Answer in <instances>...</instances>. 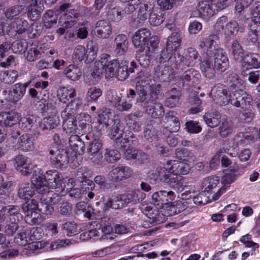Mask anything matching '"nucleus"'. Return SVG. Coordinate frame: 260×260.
<instances>
[{
  "instance_id": "nucleus-1",
  "label": "nucleus",
  "mask_w": 260,
  "mask_h": 260,
  "mask_svg": "<svg viewBox=\"0 0 260 260\" xmlns=\"http://www.w3.org/2000/svg\"><path fill=\"white\" fill-rule=\"evenodd\" d=\"M190 170V166L187 163L178 160H171L167 163V168L157 167L153 175L156 179L168 184L172 187L178 184V175L187 174Z\"/></svg>"
},
{
  "instance_id": "nucleus-2",
  "label": "nucleus",
  "mask_w": 260,
  "mask_h": 260,
  "mask_svg": "<svg viewBox=\"0 0 260 260\" xmlns=\"http://www.w3.org/2000/svg\"><path fill=\"white\" fill-rule=\"evenodd\" d=\"M136 90L138 94V101H144L146 96L148 94L156 95L159 94L161 88L159 84H152L151 82V76L150 74L145 71H142L137 74Z\"/></svg>"
},
{
  "instance_id": "nucleus-3",
  "label": "nucleus",
  "mask_w": 260,
  "mask_h": 260,
  "mask_svg": "<svg viewBox=\"0 0 260 260\" xmlns=\"http://www.w3.org/2000/svg\"><path fill=\"white\" fill-rule=\"evenodd\" d=\"M36 172L32 173L31 183L23 182L18 187V196L23 200H26L35 194V190L38 193H44V189L40 187L41 178Z\"/></svg>"
},
{
  "instance_id": "nucleus-4",
  "label": "nucleus",
  "mask_w": 260,
  "mask_h": 260,
  "mask_svg": "<svg viewBox=\"0 0 260 260\" xmlns=\"http://www.w3.org/2000/svg\"><path fill=\"white\" fill-rule=\"evenodd\" d=\"M34 172H36L39 177L41 178L40 187L42 189H44V193L46 190L49 189H54L59 187L61 186L62 182V176L57 171L50 170L47 171L46 175H43V171L38 169L35 170Z\"/></svg>"
},
{
  "instance_id": "nucleus-5",
  "label": "nucleus",
  "mask_w": 260,
  "mask_h": 260,
  "mask_svg": "<svg viewBox=\"0 0 260 260\" xmlns=\"http://www.w3.org/2000/svg\"><path fill=\"white\" fill-rule=\"evenodd\" d=\"M98 46L93 42H89L87 45V50L82 45H78L74 50L73 58L75 61L84 60L86 63L93 61L97 54Z\"/></svg>"
},
{
  "instance_id": "nucleus-6",
  "label": "nucleus",
  "mask_w": 260,
  "mask_h": 260,
  "mask_svg": "<svg viewBox=\"0 0 260 260\" xmlns=\"http://www.w3.org/2000/svg\"><path fill=\"white\" fill-rule=\"evenodd\" d=\"M218 37L216 35H210L207 37H201L199 39L198 47L208 56H212L215 52H217L221 48L218 45Z\"/></svg>"
},
{
  "instance_id": "nucleus-7",
  "label": "nucleus",
  "mask_w": 260,
  "mask_h": 260,
  "mask_svg": "<svg viewBox=\"0 0 260 260\" xmlns=\"http://www.w3.org/2000/svg\"><path fill=\"white\" fill-rule=\"evenodd\" d=\"M158 94H148L146 96V100L139 101L144 103V106L147 112L154 118H158L162 116L164 114V110L162 105L156 101Z\"/></svg>"
},
{
  "instance_id": "nucleus-8",
  "label": "nucleus",
  "mask_w": 260,
  "mask_h": 260,
  "mask_svg": "<svg viewBox=\"0 0 260 260\" xmlns=\"http://www.w3.org/2000/svg\"><path fill=\"white\" fill-rule=\"evenodd\" d=\"M236 107L251 105L253 99L251 95L242 90H236L229 94V103Z\"/></svg>"
},
{
  "instance_id": "nucleus-9",
  "label": "nucleus",
  "mask_w": 260,
  "mask_h": 260,
  "mask_svg": "<svg viewBox=\"0 0 260 260\" xmlns=\"http://www.w3.org/2000/svg\"><path fill=\"white\" fill-rule=\"evenodd\" d=\"M108 100L112 107L119 112L128 111L133 107L132 100H122L116 92H111L108 94Z\"/></svg>"
},
{
  "instance_id": "nucleus-10",
  "label": "nucleus",
  "mask_w": 260,
  "mask_h": 260,
  "mask_svg": "<svg viewBox=\"0 0 260 260\" xmlns=\"http://www.w3.org/2000/svg\"><path fill=\"white\" fill-rule=\"evenodd\" d=\"M50 158L52 164L56 168L66 167L69 162V156L64 149H58L49 151Z\"/></svg>"
},
{
  "instance_id": "nucleus-11",
  "label": "nucleus",
  "mask_w": 260,
  "mask_h": 260,
  "mask_svg": "<svg viewBox=\"0 0 260 260\" xmlns=\"http://www.w3.org/2000/svg\"><path fill=\"white\" fill-rule=\"evenodd\" d=\"M197 11L192 12L191 16L193 17H199L207 20L212 17L216 11L214 9V6L210 4L207 2H200L197 7Z\"/></svg>"
},
{
  "instance_id": "nucleus-12",
  "label": "nucleus",
  "mask_w": 260,
  "mask_h": 260,
  "mask_svg": "<svg viewBox=\"0 0 260 260\" xmlns=\"http://www.w3.org/2000/svg\"><path fill=\"white\" fill-rule=\"evenodd\" d=\"M212 98L215 103L220 106H225L229 103V95L225 86L217 84L211 90Z\"/></svg>"
},
{
  "instance_id": "nucleus-13",
  "label": "nucleus",
  "mask_w": 260,
  "mask_h": 260,
  "mask_svg": "<svg viewBox=\"0 0 260 260\" xmlns=\"http://www.w3.org/2000/svg\"><path fill=\"white\" fill-rule=\"evenodd\" d=\"M176 196L173 191L159 190L152 195L151 203L155 206L161 207L175 199Z\"/></svg>"
},
{
  "instance_id": "nucleus-14",
  "label": "nucleus",
  "mask_w": 260,
  "mask_h": 260,
  "mask_svg": "<svg viewBox=\"0 0 260 260\" xmlns=\"http://www.w3.org/2000/svg\"><path fill=\"white\" fill-rule=\"evenodd\" d=\"M133 175V170L128 167L119 166L113 169L108 174V178L113 182H119L126 179Z\"/></svg>"
},
{
  "instance_id": "nucleus-15",
  "label": "nucleus",
  "mask_w": 260,
  "mask_h": 260,
  "mask_svg": "<svg viewBox=\"0 0 260 260\" xmlns=\"http://www.w3.org/2000/svg\"><path fill=\"white\" fill-rule=\"evenodd\" d=\"M61 117L63 119L62 128L67 134H74L77 128V120L74 118L72 113H70L66 108L61 113Z\"/></svg>"
},
{
  "instance_id": "nucleus-16",
  "label": "nucleus",
  "mask_w": 260,
  "mask_h": 260,
  "mask_svg": "<svg viewBox=\"0 0 260 260\" xmlns=\"http://www.w3.org/2000/svg\"><path fill=\"white\" fill-rule=\"evenodd\" d=\"M102 146V141L99 139H94L88 145L87 152L92 156L90 158L94 164H100L103 159V156L101 153H99Z\"/></svg>"
},
{
  "instance_id": "nucleus-17",
  "label": "nucleus",
  "mask_w": 260,
  "mask_h": 260,
  "mask_svg": "<svg viewBox=\"0 0 260 260\" xmlns=\"http://www.w3.org/2000/svg\"><path fill=\"white\" fill-rule=\"evenodd\" d=\"M15 161L16 169L21 175L27 176L31 173L32 165L28 157L19 155L16 157Z\"/></svg>"
},
{
  "instance_id": "nucleus-18",
  "label": "nucleus",
  "mask_w": 260,
  "mask_h": 260,
  "mask_svg": "<svg viewBox=\"0 0 260 260\" xmlns=\"http://www.w3.org/2000/svg\"><path fill=\"white\" fill-rule=\"evenodd\" d=\"M213 56L215 69L220 72L225 71L229 67V61L223 49L221 48L218 50L217 52H215Z\"/></svg>"
},
{
  "instance_id": "nucleus-19",
  "label": "nucleus",
  "mask_w": 260,
  "mask_h": 260,
  "mask_svg": "<svg viewBox=\"0 0 260 260\" xmlns=\"http://www.w3.org/2000/svg\"><path fill=\"white\" fill-rule=\"evenodd\" d=\"M146 194L140 189L132 190L127 193L119 194L118 199L123 202L125 206L129 203L137 204L145 198Z\"/></svg>"
},
{
  "instance_id": "nucleus-20",
  "label": "nucleus",
  "mask_w": 260,
  "mask_h": 260,
  "mask_svg": "<svg viewBox=\"0 0 260 260\" xmlns=\"http://www.w3.org/2000/svg\"><path fill=\"white\" fill-rule=\"evenodd\" d=\"M165 124L163 132L167 134V132L170 133L177 132L180 129V123L178 118L175 115L173 111H169L166 113L165 116Z\"/></svg>"
},
{
  "instance_id": "nucleus-21",
  "label": "nucleus",
  "mask_w": 260,
  "mask_h": 260,
  "mask_svg": "<svg viewBox=\"0 0 260 260\" xmlns=\"http://www.w3.org/2000/svg\"><path fill=\"white\" fill-rule=\"evenodd\" d=\"M151 32L147 28H143L137 30L133 38V43L136 47L143 48L150 39Z\"/></svg>"
},
{
  "instance_id": "nucleus-22",
  "label": "nucleus",
  "mask_w": 260,
  "mask_h": 260,
  "mask_svg": "<svg viewBox=\"0 0 260 260\" xmlns=\"http://www.w3.org/2000/svg\"><path fill=\"white\" fill-rule=\"evenodd\" d=\"M129 43L127 37L125 35L120 34L114 40V51L116 55H124L128 50Z\"/></svg>"
},
{
  "instance_id": "nucleus-23",
  "label": "nucleus",
  "mask_w": 260,
  "mask_h": 260,
  "mask_svg": "<svg viewBox=\"0 0 260 260\" xmlns=\"http://www.w3.org/2000/svg\"><path fill=\"white\" fill-rule=\"evenodd\" d=\"M28 27V22L23 18H18L12 21L8 26V31L11 35L22 34Z\"/></svg>"
},
{
  "instance_id": "nucleus-24",
  "label": "nucleus",
  "mask_w": 260,
  "mask_h": 260,
  "mask_svg": "<svg viewBox=\"0 0 260 260\" xmlns=\"http://www.w3.org/2000/svg\"><path fill=\"white\" fill-rule=\"evenodd\" d=\"M242 69L248 70L260 67V55L257 53L246 54L242 58Z\"/></svg>"
},
{
  "instance_id": "nucleus-25",
  "label": "nucleus",
  "mask_w": 260,
  "mask_h": 260,
  "mask_svg": "<svg viewBox=\"0 0 260 260\" xmlns=\"http://www.w3.org/2000/svg\"><path fill=\"white\" fill-rule=\"evenodd\" d=\"M95 29L96 36L102 39L108 38L112 33L111 25L106 20H99L95 24Z\"/></svg>"
},
{
  "instance_id": "nucleus-26",
  "label": "nucleus",
  "mask_w": 260,
  "mask_h": 260,
  "mask_svg": "<svg viewBox=\"0 0 260 260\" xmlns=\"http://www.w3.org/2000/svg\"><path fill=\"white\" fill-rule=\"evenodd\" d=\"M201 78V75L199 71L190 68L185 71L181 76H178L179 80V85L183 86L185 83L191 82L193 83H197L199 81Z\"/></svg>"
},
{
  "instance_id": "nucleus-27",
  "label": "nucleus",
  "mask_w": 260,
  "mask_h": 260,
  "mask_svg": "<svg viewBox=\"0 0 260 260\" xmlns=\"http://www.w3.org/2000/svg\"><path fill=\"white\" fill-rule=\"evenodd\" d=\"M15 147L23 151H31L34 149V139L28 134H25L18 138Z\"/></svg>"
},
{
  "instance_id": "nucleus-28",
  "label": "nucleus",
  "mask_w": 260,
  "mask_h": 260,
  "mask_svg": "<svg viewBox=\"0 0 260 260\" xmlns=\"http://www.w3.org/2000/svg\"><path fill=\"white\" fill-rule=\"evenodd\" d=\"M20 115L14 112H5L0 113V125L5 126H11L16 124Z\"/></svg>"
},
{
  "instance_id": "nucleus-29",
  "label": "nucleus",
  "mask_w": 260,
  "mask_h": 260,
  "mask_svg": "<svg viewBox=\"0 0 260 260\" xmlns=\"http://www.w3.org/2000/svg\"><path fill=\"white\" fill-rule=\"evenodd\" d=\"M138 12V18L144 21L147 19L153 11L154 10L155 5L154 3L151 2L140 3Z\"/></svg>"
},
{
  "instance_id": "nucleus-30",
  "label": "nucleus",
  "mask_w": 260,
  "mask_h": 260,
  "mask_svg": "<svg viewBox=\"0 0 260 260\" xmlns=\"http://www.w3.org/2000/svg\"><path fill=\"white\" fill-rule=\"evenodd\" d=\"M71 149L75 152V155L82 154L85 151L84 142L77 135H71L69 139Z\"/></svg>"
},
{
  "instance_id": "nucleus-31",
  "label": "nucleus",
  "mask_w": 260,
  "mask_h": 260,
  "mask_svg": "<svg viewBox=\"0 0 260 260\" xmlns=\"http://www.w3.org/2000/svg\"><path fill=\"white\" fill-rule=\"evenodd\" d=\"M59 122V116L55 114H51L42 120L40 126L42 129L50 131L56 128Z\"/></svg>"
},
{
  "instance_id": "nucleus-32",
  "label": "nucleus",
  "mask_w": 260,
  "mask_h": 260,
  "mask_svg": "<svg viewBox=\"0 0 260 260\" xmlns=\"http://www.w3.org/2000/svg\"><path fill=\"white\" fill-rule=\"evenodd\" d=\"M105 57V61H106L105 65V76L106 78H111L114 77L117 68L120 64L117 59H111V56L106 54Z\"/></svg>"
},
{
  "instance_id": "nucleus-33",
  "label": "nucleus",
  "mask_w": 260,
  "mask_h": 260,
  "mask_svg": "<svg viewBox=\"0 0 260 260\" xmlns=\"http://www.w3.org/2000/svg\"><path fill=\"white\" fill-rule=\"evenodd\" d=\"M30 242L31 241L32 246L36 249H41L45 246L46 244L43 241H37L41 239L43 236L42 229L41 228H34L28 233Z\"/></svg>"
},
{
  "instance_id": "nucleus-34",
  "label": "nucleus",
  "mask_w": 260,
  "mask_h": 260,
  "mask_svg": "<svg viewBox=\"0 0 260 260\" xmlns=\"http://www.w3.org/2000/svg\"><path fill=\"white\" fill-rule=\"evenodd\" d=\"M203 118L209 127L213 128L220 124L221 115L218 111L211 110L205 113Z\"/></svg>"
},
{
  "instance_id": "nucleus-35",
  "label": "nucleus",
  "mask_w": 260,
  "mask_h": 260,
  "mask_svg": "<svg viewBox=\"0 0 260 260\" xmlns=\"http://www.w3.org/2000/svg\"><path fill=\"white\" fill-rule=\"evenodd\" d=\"M76 95L75 89L72 87H60L57 91V96L61 102L66 103Z\"/></svg>"
},
{
  "instance_id": "nucleus-36",
  "label": "nucleus",
  "mask_w": 260,
  "mask_h": 260,
  "mask_svg": "<svg viewBox=\"0 0 260 260\" xmlns=\"http://www.w3.org/2000/svg\"><path fill=\"white\" fill-rule=\"evenodd\" d=\"M244 28V25L239 24L237 21L231 20L226 23L224 32L225 35L235 36L238 32H242Z\"/></svg>"
},
{
  "instance_id": "nucleus-37",
  "label": "nucleus",
  "mask_w": 260,
  "mask_h": 260,
  "mask_svg": "<svg viewBox=\"0 0 260 260\" xmlns=\"http://www.w3.org/2000/svg\"><path fill=\"white\" fill-rule=\"evenodd\" d=\"M40 194L41 195L38 197V199L40 200H43L52 206L57 204L61 200V197L58 193L49 189L47 190L45 193Z\"/></svg>"
},
{
  "instance_id": "nucleus-38",
  "label": "nucleus",
  "mask_w": 260,
  "mask_h": 260,
  "mask_svg": "<svg viewBox=\"0 0 260 260\" xmlns=\"http://www.w3.org/2000/svg\"><path fill=\"white\" fill-rule=\"evenodd\" d=\"M181 96L180 92L176 88H173L167 93L165 105L169 108L177 106Z\"/></svg>"
},
{
  "instance_id": "nucleus-39",
  "label": "nucleus",
  "mask_w": 260,
  "mask_h": 260,
  "mask_svg": "<svg viewBox=\"0 0 260 260\" xmlns=\"http://www.w3.org/2000/svg\"><path fill=\"white\" fill-rule=\"evenodd\" d=\"M219 183L218 177L211 176L204 178L201 183V189L204 192H209L215 188Z\"/></svg>"
},
{
  "instance_id": "nucleus-40",
  "label": "nucleus",
  "mask_w": 260,
  "mask_h": 260,
  "mask_svg": "<svg viewBox=\"0 0 260 260\" xmlns=\"http://www.w3.org/2000/svg\"><path fill=\"white\" fill-rule=\"evenodd\" d=\"M198 56L199 53L194 48H188L185 51V55L184 56V66L187 67L193 66Z\"/></svg>"
},
{
  "instance_id": "nucleus-41",
  "label": "nucleus",
  "mask_w": 260,
  "mask_h": 260,
  "mask_svg": "<svg viewBox=\"0 0 260 260\" xmlns=\"http://www.w3.org/2000/svg\"><path fill=\"white\" fill-rule=\"evenodd\" d=\"M181 42V37L180 33L173 32L168 38L166 46L168 49L176 51Z\"/></svg>"
},
{
  "instance_id": "nucleus-42",
  "label": "nucleus",
  "mask_w": 260,
  "mask_h": 260,
  "mask_svg": "<svg viewBox=\"0 0 260 260\" xmlns=\"http://www.w3.org/2000/svg\"><path fill=\"white\" fill-rule=\"evenodd\" d=\"M146 50H141L140 49L139 52H138L136 55L138 61L140 64L143 68L147 67L150 63L151 50L150 47H147Z\"/></svg>"
},
{
  "instance_id": "nucleus-43",
  "label": "nucleus",
  "mask_w": 260,
  "mask_h": 260,
  "mask_svg": "<svg viewBox=\"0 0 260 260\" xmlns=\"http://www.w3.org/2000/svg\"><path fill=\"white\" fill-rule=\"evenodd\" d=\"M107 56L106 54H103L101 57V60L99 61H96L91 73L92 77L94 78H100L104 72L105 73V65L106 64V61H105V57Z\"/></svg>"
},
{
  "instance_id": "nucleus-44",
  "label": "nucleus",
  "mask_w": 260,
  "mask_h": 260,
  "mask_svg": "<svg viewBox=\"0 0 260 260\" xmlns=\"http://www.w3.org/2000/svg\"><path fill=\"white\" fill-rule=\"evenodd\" d=\"M66 77L73 81L78 80L82 76L81 69L74 64L69 65L64 71Z\"/></svg>"
},
{
  "instance_id": "nucleus-45",
  "label": "nucleus",
  "mask_w": 260,
  "mask_h": 260,
  "mask_svg": "<svg viewBox=\"0 0 260 260\" xmlns=\"http://www.w3.org/2000/svg\"><path fill=\"white\" fill-rule=\"evenodd\" d=\"M79 16V14L76 11H68L64 16L65 20L63 22L62 26L66 28L72 27L77 22Z\"/></svg>"
},
{
  "instance_id": "nucleus-46",
  "label": "nucleus",
  "mask_w": 260,
  "mask_h": 260,
  "mask_svg": "<svg viewBox=\"0 0 260 260\" xmlns=\"http://www.w3.org/2000/svg\"><path fill=\"white\" fill-rule=\"evenodd\" d=\"M90 176V171L87 170L86 168H81L79 169L75 174L76 179L80 182L87 183L88 185L92 188V185L94 186L92 180L88 179V178Z\"/></svg>"
},
{
  "instance_id": "nucleus-47",
  "label": "nucleus",
  "mask_w": 260,
  "mask_h": 260,
  "mask_svg": "<svg viewBox=\"0 0 260 260\" xmlns=\"http://www.w3.org/2000/svg\"><path fill=\"white\" fill-rule=\"evenodd\" d=\"M200 68L202 72L206 78L211 79L214 76L215 68L214 66L213 67L211 61L207 59L202 61Z\"/></svg>"
},
{
  "instance_id": "nucleus-48",
  "label": "nucleus",
  "mask_w": 260,
  "mask_h": 260,
  "mask_svg": "<svg viewBox=\"0 0 260 260\" xmlns=\"http://www.w3.org/2000/svg\"><path fill=\"white\" fill-rule=\"evenodd\" d=\"M1 81L7 84L14 83L18 77V73L16 70H10L1 73Z\"/></svg>"
},
{
  "instance_id": "nucleus-49",
  "label": "nucleus",
  "mask_w": 260,
  "mask_h": 260,
  "mask_svg": "<svg viewBox=\"0 0 260 260\" xmlns=\"http://www.w3.org/2000/svg\"><path fill=\"white\" fill-rule=\"evenodd\" d=\"M22 87V85H20V83H16L12 86V90L10 91V95L13 102L17 103L25 94L26 91Z\"/></svg>"
},
{
  "instance_id": "nucleus-50",
  "label": "nucleus",
  "mask_w": 260,
  "mask_h": 260,
  "mask_svg": "<svg viewBox=\"0 0 260 260\" xmlns=\"http://www.w3.org/2000/svg\"><path fill=\"white\" fill-rule=\"evenodd\" d=\"M102 94L103 91L101 88L96 87H90L86 94V101L88 103L95 102Z\"/></svg>"
},
{
  "instance_id": "nucleus-51",
  "label": "nucleus",
  "mask_w": 260,
  "mask_h": 260,
  "mask_svg": "<svg viewBox=\"0 0 260 260\" xmlns=\"http://www.w3.org/2000/svg\"><path fill=\"white\" fill-rule=\"evenodd\" d=\"M24 6L21 5H16L9 7L5 11V16L8 19L12 20L18 16L24 10Z\"/></svg>"
},
{
  "instance_id": "nucleus-52",
  "label": "nucleus",
  "mask_w": 260,
  "mask_h": 260,
  "mask_svg": "<svg viewBox=\"0 0 260 260\" xmlns=\"http://www.w3.org/2000/svg\"><path fill=\"white\" fill-rule=\"evenodd\" d=\"M175 155L177 158L186 161H193L195 159L193 152L186 148L176 149Z\"/></svg>"
},
{
  "instance_id": "nucleus-53",
  "label": "nucleus",
  "mask_w": 260,
  "mask_h": 260,
  "mask_svg": "<svg viewBox=\"0 0 260 260\" xmlns=\"http://www.w3.org/2000/svg\"><path fill=\"white\" fill-rule=\"evenodd\" d=\"M43 20L45 27L49 28L57 22V17L52 10H48L45 13Z\"/></svg>"
},
{
  "instance_id": "nucleus-54",
  "label": "nucleus",
  "mask_w": 260,
  "mask_h": 260,
  "mask_svg": "<svg viewBox=\"0 0 260 260\" xmlns=\"http://www.w3.org/2000/svg\"><path fill=\"white\" fill-rule=\"evenodd\" d=\"M36 122V118L31 115H28L21 119L19 123L20 127L24 131H30Z\"/></svg>"
},
{
  "instance_id": "nucleus-55",
  "label": "nucleus",
  "mask_w": 260,
  "mask_h": 260,
  "mask_svg": "<svg viewBox=\"0 0 260 260\" xmlns=\"http://www.w3.org/2000/svg\"><path fill=\"white\" fill-rule=\"evenodd\" d=\"M149 19V23L154 26L160 25L164 21L165 18L164 15L158 12L156 9H155L151 14L150 15Z\"/></svg>"
},
{
  "instance_id": "nucleus-56",
  "label": "nucleus",
  "mask_w": 260,
  "mask_h": 260,
  "mask_svg": "<svg viewBox=\"0 0 260 260\" xmlns=\"http://www.w3.org/2000/svg\"><path fill=\"white\" fill-rule=\"evenodd\" d=\"M119 195L117 196L114 200L108 199V201L104 203V209L106 210L112 208L115 210L121 209L125 206L123 202L119 200L118 198Z\"/></svg>"
},
{
  "instance_id": "nucleus-57",
  "label": "nucleus",
  "mask_w": 260,
  "mask_h": 260,
  "mask_svg": "<svg viewBox=\"0 0 260 260\" xmlns=\"http://www.w3.org/2000/svg\"><path fill=\"white\" fill-rule=\"evenodd\" d=\"M231 50L234 59L237 60L241 59L244 54L243 48L237 40L232 42Z\"/></svg>"
},
{
  "instance_id": "nucleus-58",
  "label": "nucleus",
  "mask_w": 260,
  "mask_h": 260,
  "mask_svg": "<svg viewBox=\"0 0 260 260\" xmlns=\"http://www.w3.org/2000/svg\"><path fill=\"white\" fill-rule=\"evenodd\" d=\"M120 153L117 150L106 149L104 153V159L106 161L114 163L120 159Z\"/></svg>"
},
{
  "instance_id": "nucleus-59",
  "label": "nucleus",
  "mask_w": 260,
  "mask_h": 260,
  "mask_svg": "<svg viewBox=\"0 0 260 260\" xmlns=\"http://www.w3.org/2000/svg\"><path fill=\"white\" fill-rule=\"evenodd\" d=\"M126 124L128 128L134 132H139L141 129V124L137 117L129 115L126 118Z\"/></svg>"
},
{
  "instance_id": "nucleus-60",
  "label": "nucleus",
  "mask_w": 260,
  "mask_h": 260,
  "mask_svg": "<svg viewBox=\"0 0 260 260\" xmlns=\"http://www.w3.org/2000/svg\"><path fill=\"white\" fill-rule=\"evenodd\" d=\"M171 66L175 68H183L184 64V56L178 52H173L169 61Z\"/></svg>"
},
{
  "instance_id": "nucleus-61",
  "label": "nucleus",
  "mask_w": 260,
  "mask_h": 260,
  "mask_svg": "<svg viewBox=\"0 0 260 260\" xmlns=\"http://www.w3.org/2000/svg\"><path fill=\"white\" fill-rule=\"evenodd\" d=\"M187 205L186 202H182L181 200L176 201L170 207L171 213H170V215H174L183 212L187 208Z\"/></svg>"
},
{
  "instance_id": "nucleus-62",
  "label": "nucleus",
  "mask_w": 260,
  "mask_h": 260,
  "mask_svg": "<svg viewBox=\"0 0 260 260\" xmlns=\"http://www.w3.org/2000/svg\"><path fill=\"white\" fill-rule=\"evenodd\" d=\"M128 67L126 65L120 63L115 73L114 77L119 81H124L128 77Z\"/></svg>"
},
{
  "instance_id": "nucleus-63",
  "label": "nucleus",
  "mask_w": 260,
  "mask_h": 260,
  "mask_svg": "<svg viewBox=\"0 0 260 260\" xmlns=\"http://www.w3.org/2000/svg\"><path fill=\"white\" fill-rule=\"evenodd\" d=\"M218 129L220 136L225 138L232 133L233 130L232 124L230 122L225 120L222 122Z\"/></svg>"
},
{
  "instance_id": "nucleus-64",
  "label": "nucleus",
  "mask_w": 260,
  "mask_h": 260,
  "mask_svg": "<svg viewBox=\"0 0 260 260\" xmlns=\"http://www.w3.org/2000/svg\"><path fill=\"white\" fill-rule=\"evenodd\" d=\"M248 39L252 43H258L260 41V24L252 26L249 32Z\"/></svg>"
}]
</instances>
